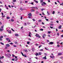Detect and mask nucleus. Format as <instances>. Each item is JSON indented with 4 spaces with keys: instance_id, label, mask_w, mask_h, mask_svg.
Listing matches in <instances>:
<instances>
[{
    "instance_id": "nucleus-54",
    "label": "nucleus",
    "mask_w": 63,
    "mask_h": 63,
    "mask_svg": "<svg viewBox=\"0 0 63 63\" xmlns=\"http://www.w3.org/2000/svg\"><path fill=\"white\" fill-rule=\"evenodd\" d=\"M38 44H35V45L36 46H38Z\"/></svg>"
},
{
    "instance_id": "nucleus-21",
    "label": "nucleus",
    "mask_w": 63,
    "mask_h": 63,
    "mask_svg": "<svg viewBox=\"0 0 63 63\" xmlns=\"http://www.w3.org/2000/svg\"><path fill=\"white\" fill-rule=\"evenodd\" d=\"M6 39L7 40V41H8L9 40V38H6Z\"/></svg>"
},
{
    "instance_id": "nucleus-15",
    "label": "nucleus",
    "mask_w": 63,
    "mask_h": 63,
    "mask_svg": "<svg viewBox=\"0 0 63 63\" xmlns=\"http://www.w3.org/2000/svg\"><path fill=\"white\" fill-rule=\"evenodd\" d=\"M11 21L12 22H13V21H14V19H11Z\"/></svg>"
},
{
    "instance_id": "nucleus-48",
    "label": "nucleus",
    "mask_w": 63,
    "mask_h": 63,
    "mask_svg": "<svg viewBox=\"0 0 63 63\" xmlns=\"http://www.w3.org/2000/svg\"><path fill=\"white\" fill-rule=\"evenodd\" d=\"M12 56H13V57H15V55H14V54H12Z\"/></svg>"
},
{
    "instance_id": "nucleus-11",
    "label": "nucleus",
    "mask_w": 63,
    "mask_h": 63,
    "mask_svg": "<svg viewBox=\"0 0 63 63\" xmlns=\"http://www.w3.org/2000/svg\"><path fill=\"white\" fill-rule=\"evenodd\" d=\"M15 35L16 37H18V34H16Z\"/></svg>"
},
{
    "instance_id": "nucleus-4",
    "label": "nucleus",
    "mask_w": 63,
    "mask_h": 63,
    "mask_svg": "<svg viewBox=\"0 0 63 63\" xmlns=\"http://www.w3.org/2000/svg\"><path fill=\"white\" fill-rule=\"evenodd\" d=\"M43 59H47V58L46 57V56H45L42 58Z\"/></svg>"
},
{
    "instance_id": "nucleus-35",
    "label": "nucleus",
    "mask_w": 63,
    "mask_h": 63,
    "mask_svg": "<svg viewBox=\"0 0 63 63\" xmlns=\"http://www.w3.org/2000/svg\"><path fill=\"white\" fill-rule=\"evenodd\" d=\"M40 31H43V29H40Z\"/></svg>"
},
{
    "instance_id": "nucleus-29",
    "label": "nucleus",
    "mask_w": 63,
    "mask_h": 63,
    "mask_svg": "<svg viewBox=\"0 0 63 63\" xmlns=\"http://www.w3.org/2000/svg\"><path fill=\"white\" fill-rule=\"evenodd\" d=\"M13 47H16V46L15 45H13Z\"/></svg>"
},
{
    "instance_id": "nucleus-64",
    "label": "nucleus",
    "mask_w": 63,
    "mask_h": 63,
    "mask_svg": "<svg viewBox=\"0 0 63 63\" xmlns=\"http://www.w3.org/2000/svg\"><path fill=\"white\" fill-rule=\"evenodd\" d=\"M61 37H63V35H61Z\"/></svg>"
},
{
    "instance_id": "nucleus-38",
    "label": "nucleus",
    "mask_w": 63,
    "mask_h": 63,
    "mask_svg": "<svg viewBox=\"0 0 63 63\" xmlns=\"http://www.w3.org/2000/svg\"><path fill=\"white\" fill-rule=\"evenodd\" d=\"M24 57H26V55L25 54H24Z\"/></svg>"
},
{
    "instance_id": "nucleus-12",
    "label": "nucleus",
    "mask_w": 63,
    "mask_h": 63,
    "mask_svg": "<svg viewBox=\"0 0 63 63\" xmlns=\"http://www.w3.org/2000/svg\"><path fill=\"white\" fill-rule=\"evenodd\" d=\"M28 15L30 16H32V14L31 13H29V14H28Z\"/></svg>"
},
{
    "instance_id": "nucleus-1",
    "label": "nucleus",
    "mask_w": 63,
    "mask_h": 63,
    "mask_svg": "<svg viewBox=\"0 0 63 63\" xmlns=\"http://www.w3.org/2000/svg\"><path fill=\"white\" fill-rule=\"evenodd\" d=\"M35 36L38 37V38H41V36L37 34H36L35 35Z\"/></svg>"
},
{
    "instance_id": "nucleus-14",
    "label": "nucleus",
    "mask_w": 63,
    "mask_h": 63,
    "mask_svg": "<svg viewBox=\"0 0 63 63\" xmlns=\"http://www.w3.org/2000/svg\"><path fill=\"white\" fill-rule=\"evenodd\" d=\"M39 12L38 11H36V14H39Z\"/></svg>"
},
{
    "instance_id": "nucleus-5",
    "label": "nucleus",
    "mask_w": 63,
    "mask_h": 63,
    "mask_svg": "<svg viewBox=\"0 0 63 63\" xmlns=\"http://www.w3.org/2000/svg\"><path fill=\"white\" fill-rule=\"evenodd\" d=\"M50 44V45H52V44H53V42H50L49 43V45Z\"/></svg>"
},
{
    "instance_id": "nucleus-51",
    "label": "nucleus",
    "mask_w": 63,
    "mask_h": 63,
    "mask_svg": "<svg viewBox=\"0 0 63 63\" xmlns=\"http://www.w3.org/2000/svg\"><path fill=\"white\" fill-rule=\"evenodd\" d=\"M2 17H5V16H2Z\"/></svg>"
},
{
    "instance_id": "nucleus-32",
    "label": "nucleus",
    "mask_w": 63,
    "mask_h": 63,
    "mask_svg": "<svg viewBox=\"0 0 63 63\" xmlns=\"http://www.w3.org/2000/svg\"><path fill=\"white\" fill-rule=\"evenodd\" d=\"M18 59H17V58L15 60V61H17V60Z\"/></svg>"
},
{
    "instance_id": "nucleus-45",
    "label": "nucleus",
    "mask_w": 63,
    "mask_h": 63,
    "mask_svg": "<svg viewBox=\"0 0 63 63\" xmlns=\"http://www.w3.org/2000/svg\"><path fill=\"white\" fill-rule=\"evenodd\" d=\"M4 27V26H3L1 27V28H3V27Z\"/></svg>"
},
{
    "instance_id": "nucleus-62",
    "label": "nucleus",
    "mask_w": 63,
    "mask_h": 63,
    "mask_svg": "<svg viewBox=\"0 0 63 63\" xmlns=\"http://www.w3.org/2000/svg\"><path fill=\"white\" fill-rule=\"evenodd\" d=\"M21 19L22 20V16H21Z\"/></svg>"
},
{
    "instance_id": "nucleus-3",
    "label": "nucleus",
    "mask_w": 63,
    "mask_h": 63,
    "mask_svg": "<svg viewBox=\"0 0 63 63\" xmlns=\"http://www.w3.org/2000/svg\"><path fill=\"white\" fill-rule=\"evenodd\" d=\"M46 35L45 34H44L42 36V37L44 39L45 38V37H46Z\"/></svg>"
},
{
    "instance_id": "nucleus-34",
    "label": "nucleus",
    "mask_w": 63,
    "mask_h": 63,
    "mask_svg": "<svg viewBox=\"0 0 63 63\" xmlns=\"http://www.w3.org/2000/svg\"><path fill=\"white\" fill-rule=\"evenodd\" d=\"M50 33H51V32H50L48 31V34H50Z\"/></svg>"
},
{
    "instance_id": "nucleus-52",
    "label": "nucleus",
    "mask_w": 63,
    "mask_h": 63,
    "mask_svg": "<svg viewBox=\"0 0 63 63\" xmlns=\"http://www.w3.org/2000/svg\"><path fill=\"white\" fill-rule=\"evenodd\" d=\"M10 18V17H7V19H9Z\"/></svg>"
},
{
    "instance_id": "nucleus-18",
    "label": "nucleus",
    "mask_w": 63,
    "mask_h": 63,
    "mask_svg": "<svg viewBox=\"0 0 63 63\" xmlns=\"http://www.w3.org/2000/svg\"><path fill=\"white\" fill-rule=\"evenodd\" d=\"M35 55L36 56H37V55H39V54H38V53H36L35 54Z\"/></svg>"
},
{
    "instance_id": "nucleus-46",
    "label": "nucleus",
    "mask_w": 63,
    "mask_h": 63,
    "mask_svg": "<svg viewBox=\"0 0 63 63\" xmlns=\"http://www.w3.org/2000/svg\"><path fill=\"white\" fill-rule=\"evenodd\" d=\"M57 1L58 2V3H60V2H59V0H57Z\"/></svg>"
},
{
    "instance_id": "nucleus-6",
    "label": "nucleus",
    "mask_w": 63,
    "mask_h": 63,
    "mask_svg": "<svg viewBox=\"0 0 63 63\" xmlns=\"http://www.w3.org/2000/svg\"><path fill=\"white\" fill-rule=\"evenodd\" d=\"M32 8H34V9H37H37H38V8H37V7H32Z\"/></svg>"
},
{
    "instance_id": "nucleus-56",
    "label": "nucleus",
    "mask_w": 63,
    "mask_h": 63,
    "mask_svg": "<svg viewBox=\"0 0 63 63\" xmlns=\"http://www.w3.org/2000/svg\"><path fill=\"white\" fill-rule=\"evenodd\" d=\"M28 17L29 18H31V17H30V16H29Z\"/></svg>"
},
{
    "instance_id": "nucleus-7",
    "label": "nucleus",
    "mask_w": 63,
    "mask_h": 63,
    "mask_svg": "<svg viewBox=\"0 0 63 63\" xmlns=\"http://www.w3.org/2000/svg\"><path fill=\"white\" fill-rule=\"evenodd\" d=\"M6 45L7 47H10V45L8 44H6Z\"/></svg>"
},
{
    "instance_id": "nucleus-17",
    "label": "nucleus",
    "mask_w": 63,
    "mask_h": 63,
    "mask_svg": "<svg viewBox=\"0 0 63 63\" xmlns=\"http://www.w3.org/2000/svg\"><path fill=\"white\" fill-rule=\"evenodd\" d=\"M58 55H62V54L61 53H59L58 54Z\"/></svg>"
},
{
    "instance_id": "nucleus-40",
    "label": "nucleus",
    "mask_w": 63,
    "mask_h": 63,
    "mask_svg": "<svg viewBox=\"0 0 63 63\" xmlns=\"http://www.w3.org/2000/svg\"><path fill=\"white\" fill-rule=\"evenodd\" d=\"M50 27L51 29H52V28H53V27H52L50 26Z\"/></svg>"
},
{
    "instance_id": "nucleus-10",
    "label": "nucleus",
    "mask_w": 63,
    "mask_h": 63,
    "mask_svg": "<svg viewBox=\"0 0 63 63\" xmlns=\"http://www.w3.org/2000/svg\"><path fill=\"white\" fill-rule=\"evenodd\" d=\"M50 57L51 58H52V59H53V58H54V56H52V57L51 56H50Z\"/></svg>"
},
{
    "instance_id": "nucleus-25",
    "label": "nucleus",
    "mask_w": 63,
    "mask_h": 63,
    "mask_svg": "<svg viewBox=\"0 0 63 63\" xmlns=\"http://www.w3.org/2000/svg\"><path fill=\"white\" fill-rule=\"evenodd\" d=\"M43 0H41L40 1V3H43Z\"/></svg>"
},
{
    "instance_id": "nucleus-44",
    "label": "nucleus",
    "mask_w": 63,
    "mask_h": 63,
    "mask_svg": "<svg viewBox=\"0 0 63 63\" xmlns=\"http://www.w3.org/2000/svg\"><path fill=\"white\" fill-rule=\"evenodd\" d=\"M55 13L54 11H53V12L52 13V14H54Z\"/></svg>"
},
{
    "instance_id": "nucleus-9",
    "label": "nucleus",
    "mask_w": 63,
    "mask_h": 63,
    "mask_svg": "<svg viewBox=\"0 0 63 63\" xmlns=\"http://www.w3.org/2000/svg\"><path fill=\"white\" fill-rule=\"evenodd\" d=\"M62 27V26L61 25L59 26L58 28H59V29H61Z\"/></svg>"
},
{
    "instance_id": "nucleus-50",
    "label": "nucleus",
    "mask_w": 63,
    "mask_h": 63,
    "mask_svg": "<svg viewBox=\"0 0 63 63\" xmlns=\"http://www.w3.org/2000/svg\"><path fill=\"white\" fill-rule=\"evenodd\" d=\"M50 25H53V24H50Z\"/></svg>"
},
{
    "instance_id": "nucleus-63",
    "label": "nucleus",
    "mask_w": 63,
    "mask_h": 63,
    "mask_svg": "<svg viewBox=\"0 0 63 63\" xmlns=\"http://www.w3.org/2000/svg\"><path fill=\"white\" fill-rule=\"evenodd\" d=\"M15 44H17V42H16V41L15 42Z\"/></svg>"
},
{
    "instance_id": "nucleus-20",
    "label": "nucleus",
    "mask_w": 63,
    "mask_h": 63,
    "mask_svg": "<svg viewBox=\"0 0 63 63\" xmlns=\"http://www.w3.org/2000/svg\"><path fill=\"white\" fill-rule=\"evenodd\" d=\"M20 10L21 11H23V10H24L25 9H23L22 8H20Z\"/></svg>"
},
{
    "instance_id": "nucleus-23",
    "label": "nucleus",
    "mask_w": 63,
    "mask_h": 63,
    "mask_svg": "<svg viewBox=\"0 0 63 63\" xmlns=\"http://www.w3.org/2000/svg\"><path fill=\"white\" fill-rule=\"evenodd\" d=\"M8 54V55H10V57H11V54H10L8 53V54Z\"/></svg>"
},
{
    "instance_id": "nucleus-41",
    "label": "nucleus",
    "mask_w": 63,
    "mask_h": 63,
    "mask_svg": "<svg viewBox=\"0 0 63 63\" xmlns=\"http://www.w3.org/2000/svg\"><path fill=\"white\" fill-rule=\"evenodd\" d=\"M12 61H15V60L14 59H12Z\"/></svg>"
},
{
    "instance_id": "nucleus-59",
    "label": "nucleus",
    "mask_w": 63,
    "mask_h": 63,
    "mask_svg": "<svg viewBox=\"0 0 63 63\" xmlns=\"http://www.w3.org/2000/svg\"><path fill=\"white\" fill-rule=\"evenodd\" d=\"M57 47H60V46H59V45H57Z\"/></svg>"
},
{
    "instance_id": "nucleus-36",
    "label": "nucleus",
    "mask_w": 63,
    "mask_h": 63,
    "mask_svg": "<svg viewBox=\"0 0 63 63\" xmlns=\"http://www.w3.org/2000/svg\"><path fill=\"white\" fill-rule=\"evenodd\" d=\"M41 21H42L41 20H38L39 22H41Z\"/></svg>"
},
{
    "instance_id": "nucleus-57",
    "label": "nucleus",
    "mask_w": 63,
    "mask_h": 63,
    "mask_svg": "<svg viewBox=\"0 0 63 63\" xmlns=\"http://www.w3.org/2000/svg\"><path fill=\"white\" fill-rule=\"evenodd\" d=\"M10 45H13V43L11 42L10 43Z\"/></svg>"
},
{
    "instance_id": "nucleus-60",
    "label": "nucleus",
    "mask_w": 63,
    "mask_h": 63,
    "mask_svg": "<svg viewBox=\"0 0 63 63\" xmlns=\"http://www.w3.org/2000/svg\"><path fill=\"white\" fill-rule=\"evenodd\" d=\"M63 42H62L61 43H60V44H61V45H63Z\"/></svg>"
},
{
    "instance_id": "nucleus-39",
    "label": "nucleus",
    "mask_w": 63,
    "mask_h": 63,
    "mask_svg": "<svg viewBox=\"0 0 63 63\" xmlns=\"http://www.w3.org/2000/svg\"><path fill=\"white\" fill-rule=\"evenodd\" d=\"M56 22H57V23H59V21L58 20H57L56 21Z\"/></svg>"
},
{
    "instance_id": "nucleus-42",
    "label": "nucleus",
    "mask_w": 63,
    "mask_h": 63,
    "mask_svg": "<svg viewBox=\"0 0 63 63\" xmlns=\"http://www.w3.org/2000/svg\"><path fill=\"white\" fill-rule=\"evenodd\" d=\"M29 43H30V42H27V44H29Z\"/></svg>"
},
{
    "instance_id": "nucleus-53",
    "label": "nucleus",
    "mask_w": 63,
    "mask_h": 63,
    "mask_svg": "<svg viewBox=\"0 0 63 63\" xmlns=\"http://www.w3.org/2000/svg\"><path fill=\"white\" fill-rule=\"evenodd\" d=\"M57 35L59 36V33H57Z\"/></svg>"
},
{
    "instance_id": "nucleus-24",
    "label": "nucleus",
    "mask_w": 63,
    "mask_h": 63,
    "mask_svg": "<svg viewBox=\"0 0 63 63\" xmlns=\"http://www.w3.org/2000/svg\"><path fill=\"white\" fill-rule=\"evenodd\" d=\"M8 32L9 33H10V34L11 33V31H8Z\"/></svg>"
},
{
    "instance_id": "nucleus-30",
    "label": "nucleus",
    "mask_w": 63,
    "mask_h": 63,
    "mask_svg": "<svg viewBox=\"0 0 63 63\" xmlns=\"http://www.w3.org/2000/svg\"><path fill=\"white\" fill-rule=\"evenodd\" d=\"M13 2H16V0H13Z\"/></svg>"
},
{
    "instance_id": "nucleus-31",
    "label": "nucleus",
    "mask_w": 63,
    "mask_h": 63,
    "mask_svg": "<svg viewBox=\"0 0 63 63\" xmlns=\"http://www.w3.org/2000/svg\"><path fill=\"white\" fill-rule=\"evenodd\" d=\"M38 53L39 55H41V54H42V53L40 52H39Z\"/></svg>"
},
{
    "instance_id": "nucleus-49",
    "label": "nucleus",
    "mask_w": 63,
    "mask_h": 63,
    "mask_svg": "<svg viewBox=\"0 0 63 63\" xmlns=\"http://www.w3.org/2000/svg\"><path fill=\"white\" fill-rule=\"evenodd\" d=\"M11 29H12V31H13V32H14V31H14V30H13V29H12V28H11Z\"/></svg>"
},
{
    "instance_id": "nucleus-26",
    "label": "nucleus",
    "mask_w": 63,
    "mask_h": 63,
    "mask_svg": "<svg viewBox=\"0 0 63 63\" xmlns=\"http://www.w3.org/2000/svg\"><path fill=\"white\" fill-rule=\"evenodd\" d=\"M24 26H26V25H27L26 24V23H25L24 24Z\"/></svg>"
},
{
    "instance_id": "nucleus-58",
    "label": "nucleus",
    "mask_w": 63,
    "mask_h": 63,
    "mask_svg": "<svg viewBox=\"0 0 63 63\" xmlns=\"http://www.w3.org/2000/svg\"><path fill=\"white\" fill-rule=\"evenodd\" d=\"M8 6L10 8H11V6L10 5H8Z\"/></svg>"
},
{
    "instance_id": "nucleus-61",
    "label": "nucleus",
    "mask_w": 63,
    "mask_h": 63,
    "mask_svg": "<svg viewBox=\"0 0 63 63\" xmlns=\"http://www.w3.org/2000/svg\"><path fill=\"white\" fill-rule=\"evenodd\" d=\"M44 9H41V10L42 11H43L44 10Z\"/></svg>"
},
{
    "instance_id": "nucleus-13",
    "label": "nucleus",
    "mask_w": 63,
    "mask_h": 63,
    "mask_svg": "<svg viewBox=\"0 0 63 63\" xmlns=\"http://www.w3.org/2000/svg\"><path fill=\"white\" fill-rule=\"evenodd\" d=\"M4 57L3 56H2V57H1V56H0V59H3V58Z\"/></svg>"
},
{
    "instance_id": "nucleus-19",
    "label": "nucleus",
    "mask_w": 63,
    "mask_h": 63,
    "mask_svg": "<svg viewBox=\"0 0 63 63\" xmlns=\"http://www.w3.org/2000/svg\"><path fill=\"white\" fill-rule=\"evenodd\" d=\"M35 49H34V48H32V51H34V50Z\"/></svg>"
},
{
    "instance_id": "nucleus-2",
    "label": "nucleus",
    "mask_w": 63,
    "mask_h": 63,
    "mask_svg": "<svg viewBox=\"0 0 63 63\" xmlns=\"http://www.w3.org/2000/svg\"><path fill=\"white\" fill-rule=\"evenodd\" d=\"M45 4V5H46V2H43L42 4H41V5H42V6H44V4Z\"/></svg>"
},
{
    "instance_id": "nucleus-43",
    "label": "nucleus",
    "mask_w": 63,
    "mask_h": 63,
    "mask_svg": "<svg viewBox=\"0 0 63 63\" xmlns=\"http://www.w3.org/2000/svg\"><path fill=\"white\" fill-rule=\"evenodd\" d=\"M0 38H3V36H1L0 37Z\"/></svg>"
},
{
    "instance_id": "nucleus-22",
    "label": "nucleus",
    "mask_w": 63,
    "mask_h": 63,
    "mask_svg": "<svg viewBox=\"0 0 63 63\" xmlns=\"http://www.w3.org/2000/svg\"><path fill=\"white\" fill-rule=\"evenodd\" d=\"M0 43L2 45H3H3H4V43H3L2 42H0Z\"/></svg>"
},
{
    "instance_id": "nucleus-8",
    "label": "nucleus",
    "mask_w": 63,
    "mask_h": 63,
    "mask_svg": "<svg viewBox=\"0 0 63 63\" xmlns=\"http://www.w3.org/2000/svg\"><path fill=\"white\" fill-rule=\"evenodd\" d=\"M3 31V29L2 28H0V31L2 32Z\"/></svg>"
},
{
    "instance_id": "nucleus-27",
    "label": "nucleus",
    "mask_w": 63,
    "mask_h": 63,
    "mask_svg": "<svg viewBox=\"0 0 63 63\" xmlns=\"http://www.w3.org/2000/svg\"><path fill=\"white\" fill-rule=\"evenodd\" d=\"M24 50L25 52H27V51H28L27 50V49H25Z\"/></svg>"
},
{
    "instance_id": "nucleus-28",
    "label": "nucleus",
    "mask_w": 63,
    "mask_h": 63,
    "mask_svg": "<svg viewBox=\"0 0 63 63\" xmlns=\"http://www.w3.org/2000/svg\"><path fill=\"white\" fill-rule=\"evenodd\" d=\"M46 20V21H48V19H45Z\"/></svg>"
},
{
    "instance_id": "nucleus-16",
    "label": "nucleus",
    "mask_w": 63,
    "mask_h": 63,
    "mask_svg": "<svg viewBox=\"0 0 63 63\" xmlns=\"http://www.w3.org/2000/svg\"><path fill=\"white\" fill-rule=\"evenodd\" d=\"M47 13L48 14L47 15L48 16H49V15H50V14H49V13H48V11H47Z\"/></svg>"
},
{
    "instance_id": "nucleus-55",
    "label": "nucleus",
    "mask_w": 63,
    "mask_h": 63,
    "mask_svg": "<svg viewBox=\"0 0 63 63\" xmlns=\"http://www.w3.org/2000/svg\"><path fill=\"white\" fill-rule=\"evenodd\" d=\"M31 11L32 12H34V11H35V10H32Z\"/></svg>"
},
{
    "instance_id": "nucleus-33",
    "label": "nucleus",
    "mask_w": 63,
    "mask_h": 63,
    "mask_svg": "<svg viewBox=\"0 0 63 63\" xmlns=\"http://www.w3.org/2000/svg\"><path fill=\"white\" fill-rule=\"evenodd\" d=\"M33 21H35V19H34L33 18L32 19Z\"/></svg>"
},
{
    "instance_id": "nucleus-37",
    "label": "nucleus",
    "mask_w": 63,
    "mask_h": 63,
    "mask_svg": "<svg viewBox=\"0 0 63 63\" xmlns=\"http://www.w3.org/2000/svg\"><path fill=\"white\" fill-rule=\"evenodd\" d=\"M42 15H45V14H44V12H42Z\"/></svg>"
},
{
    "instance_id": "nucleus-47",
    "label": "nucleus",
    "mask_w": 63,
    "mask_h": 63,
    "mask_svg": "<svg viewBox=\"0 0 63 63\" xmlns=\"http://www.w3.org/2000/svg\"><path fill=\"white\" fill-rule=\"evenodd\" d=\"M42 47V45H40L39 47V48H40L41 47Z\"/></svg>"
}]
</instances>
